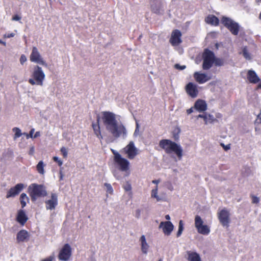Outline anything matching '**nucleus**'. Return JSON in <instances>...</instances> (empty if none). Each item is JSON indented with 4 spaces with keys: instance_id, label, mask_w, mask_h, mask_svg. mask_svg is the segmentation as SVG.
Instances as JSON below:
<instances>
[{
    "instance_id": "1",
    "label": "nucleus",
    "mask_w": 261,
    "mask_h": 261,
    "mask_svg": "<svg viewBox=\"0 0 261 261\" xmlns=\"http://www.w3.org/2000/svg\"><path fill=\"white\" fill-rule=\"evenodd\" d=\"M101 114V120L107 132L114 139H126L127 136V129L121 122L116 120V115L110 111H104Z\"/></svg>"
},
{
    "instance_id": "2",
    "label": "nucleus",
    "mask_w": 261,
    "mask_h": 261,
    "mask_svg": "<svg viewBox=\"0 0 261 261\" xmlns=\"http://www.w3.org/2000/svg\"><path fill=\"white\" fill-rule=\"evenodd\" d=\"M160 147L167 154L174 152L179 160H181L183 149L181 145L169 139H162L159 142Z\"/></svg>"
},
{
    "instance_id": "3",
    "label": "nucleus",
    "mask_w": 261,
    "mask_h": 261,
    "mask_svg": "<svg viewBox=\"0 0 261 261\" xmlns=\"http://www.w3.org/2000/svg\"><path fill=\"white\" fill-rule=\"evenodd\" d=\"M28 192L32 201L33 202H35L37 198L45 197L47 194L44 186L35 183L32 184L29 186Z\"/></svg>"
},
{
    "instance_id": "4",
    "label": "nucleus",
    "mask_w": 261,
    "mask_h": 261,
    "mask_svg": "<svg viewBox=\"0 0 261 261\" xmlns=\"http://www.w3.org/2000/svg\"><path fill=\"white\" fill-rule=\"evenodd\" d=\"M32 77V78L29 79L28 81L31 85L43 86L45 74L41 67L38 65L34 67Z\"/></svg>"
},
{
    "instance_id": "5",
    "label": "nucleus",
    "mask_w": 261,
    "mask_h": 261,
    "mask_svg": "<svg viewBox=\"0 0 261 261\" xmlns=\"http://www.w3.org/2000/svg\"><path fill=\"white\" fill-rule=\"evenodd\" d=\"M203 63L202 68L207 70L210 69L214 64L215 54L213 51L208 48H205L202 54Z\"/></svg>"
},
{
    "instance_id": "6",
    "label": "nucleus",
    "mask_w": 261,
    "mask_h": 261,
    "mask_svg": "<svg viewBox=\"0 0 261 261\" xmlns=\"http://www.w3.org/2000/svg\"><path fill=\"white\" fill-rule=\"evenodd\" d=\"M221 23L234 35H237L240 30L239 24L234 20L226 16H223L221 20Z\"/></svg>"
},
{
    "instance_id": "7",
    "label": "nucleus",
    "mask_w": 261,
    "mask_h": 261,
    "mask_svg": "<svg viewBox=\"0 0 261 261\" xmlns=\"http://www.w3.org/2000/svg\"><path fill=\"white\" fill-rule=\"evenodd\" d=\"M114 160L121 171H126L128 170L129 166V161L126 159L122 158L119 153L115 154V158H114Z\"/></svg>"
},
{
    "instance_id": "8",
    "label": "nucleus",
    "mask_w": 261,
    "mask_h": 261,
    "mask_svg": "<svg viewBox=\"0 0 261 261\" xmlns=\"http://www.w3.org/2000/svg\"><path fill=\"white\" fill-rule=\"evenodd\" d=\"M30 60L32 62L40 64L45 67L47 66V64L41 57L38 50L36 47L34 46L32 48V51L30 55Z\"/></svg>"
},
{
    "instance_id": "9",
    "label": "nucleus",
    "mask_w": 261,
    "mask_h": 261,
    "mask_svg": "<svg viewBox=\"0 0 261 261\" xmlns=\"http://www.w3.org/2000/svg\"><path fill=\"white\" fill-rule=\"evenodd\" d=\"M229 216L230 214L229 212L225 208L222 210L218 213V219L223 226L226 227L229 226L230 222Z\"/></svg>"
},
{
    "instance_id": "10",
    "label": "nucleus",
    "mask_w": 261,
    "mask_h": 261,
    "mask_svg": "<svg viewBox=\"0 0 261 261\" xmlns=\"http://www.w3.org/2000/svg\"><path fill=\"white\" fill-rule=\"evenodd\" d=\"M129 159H133L138 154V149L135 147L133 141H130L123 149Z\"/></svg>"
},
{
    "instance_id": "11",
    "label": "nucleus",
    "mask_w": 261,
    "mask_h": 261,
    "mask_svg": "<svg viewBox=\"0 0 261 261\" xmlns=\"http://www.w3.org/2000/svg\"><path fill=\"white\" fill-rule=\"evenodd\" d=\"M71 255V249L68 244L64 245L59 254V259L61 260L67 261Z\"/></svg>"
},
{
    "instance_id": "12",
    "label": "nucleus",
    "mask_w": 261,
    "mask_h": 261,
    "mask_svg": "<svg viewBox=\"0 0 261 261\" xmlns=\"http://www.w3.org/2000/svg\"><path fill=\"white\" fill-rule=\"evenodd\" d=\"M24 186L23 184H17L14 187L11 188L7 192L6 198L14 197L18 195L19 193L23 189Z\"/></svg>"
},
{
    "instance_id": "13",
    "label": "nucleus",
    "mask_w": 261,
    "mask_h": 261,
    "mask_svg": "<svg viewBox=\"0 0 261 261\" xmlns=\"http://www.w3.org/2000/svg\"><path fill=\"white\" fill-rule=\"evenodd\" d=\"M159 228L162 229L165 235L169 236L174 229V225L171 221H167L161 222L159 225Z\"/></svg>"
},
{
    "instance_id": "14",
    "label": "nucleus",
    "mask_w": 261,
    "mask_h": 261,
    "mask_svg": "<svg viewBox=\"0 0 261 261\" xmlns=\"http://www.w3.org/2000/svg\"><path fill=\"white\" fill-rule=\"evenodd\" d=\"M45 203L46 210H54L58 203L57 194L56 193H51L50 199L46 200Z\"/></svg>"
},
{
    "instance_id": "15",
    "label": "nucleus",
    "mask_w": 261,
    "mask_h": 261,
    "mask_svg": "<svg viewBox=\"0 0 261 261\" xmlns=\"http://www.w3.org/2000/svg\"><path fill=\"white\" fill-rule=\"evenodd\" d=\"M181 33L178 30L173 31L170 39V42L173 46H177L181 42Z\"/></svg>"
},
{
    "instance_id": "16",
    "label": "nucleus",
    "mask_w": 261,
    "mask_h": 261,
    "mask_svg": "<svg viewBox=\"0 0 261 261\" xmlns=\"http://www.w3.org/2000/svg\"><path fill=\"white\" fill-rule=\"evenodd\" d=\"M186 90L187 93L192 98H195L197 96L198 91L196 85L193 83H189L186 87Z\"/></svg>"
},
{
    "instance_id": "17",
    "label": "nucleus",
    "mask_w": 261,
    "mask_h": 261,
    "mask_svg": "<svg viewBox=\"0 0 261 261\" xmlns=\"http://www.w3.org/2000/svg\"><path fill=\"white\" fill-rule=\"evenodd\" d=\"M30 235L29 233L24 229H22L18 232L16 235V240L17 243L28 242L30 239Z\"/></svg>"
},
{
    "instance_id": "18",
    "label": "nucleus",
    "mask_w": 261,
    "mask_h": 261,
    "mask_svg": "<svg viewBox=\"0 0 261 261\" xmlns=\"http://www.w3.org/2000/svg\"><path fill=\"white\" fill-rule=\"evenodd\" d=\"M194 77L196 81L199 84H203L211 79V76H208L204 73L196 72L194 74Z\"/></svg>"
},
{
    "instance_id": "19",
    "label": "nucleus",
    "mask_w": 261,
    "mask_h": 261,
    "mask_svg": "<svg viewBox=\"0 0 261 261\" xmlns=\"http://www.w3.org/2000/svg\"><path fill=\"white\" fill-rule=\"evenodd\" d=\"M207 107L205 101L199 99L195 101L194 108L199 112H203L207 110Z\"/></svg>"
},
{
    "instance_id": "20",
    "label": "nucleus",
    "mask_w": 261,
    "mask_h": 261,
    "mask_svg": "<svg viewBox=\"0 0 261 261\" xmlns=\"http://www.w3.org/2000/svg\"><path fill=\"white\" fill-rule=\"evenodd\" d=\"M151 11L155 14H160L162 10V2L161 0H152L151 4Z\"/></svg>"
},
{
    "instance_id": "21",
    "label": "nucleus",
    "mask_w": 261,
    "mask_h": 261,
    "mask_svg": "<svg viewBox=\"0 0 261 261\" xmlns=\"http://www.w3.org/2000/svg\"><path fill=\"white\" fill-rule=\"evenodd\" d=\"M28 219V217L23 210H20L18 211L16 217V220L18 223L23 226L26 223Z\"/></svg>"
},
{
    "instance_id": "22",
    "label": "nucleus",
    "mask_w": 261,
    "mask_h": 261,
    "mask_svg": "<svg viewBox=\"0 0 261 261\" xmlns=\"http://www.w3.org/2000/svg\"><path fill=\"white\" fill-rule=\"evenodd\" d=\"M247 79L251 83L256 84L260 81V79L254 70H250L247 73Z\"/></svg>"
},
{
    "instance_id": "23",
    "label": "nucleus",
    "mask_w": 261,
    "mask_h": 261,
    "mask_svg": "<svg viewBox=\"0 0 261 261\" xmlns=\"http://www.w3.org/2000/svg\"><path fill=\"white\" fill-rule=\"evenodd\" d=\"M141 242V249L143 253L147 254L148 251L149 246L146 242V238L144 235H142L140 239Z\"/></svg>"
},
{
    "instance_id": "24",
    "label": "nucleus",
    "mask_w": 261,
    "mask_h": 261,
    "mask_svg": "<svg viewBox=\"0 0 261 261\" xmlns=\"http://www.w3.org/2000/svg\"><path fill=\"white\" fill-rule=\"evenodd\" d=\"M205 22L210 24L217 26L219 23V20L218 17L213 15L207 16L205 19Z\"/></svg>"
},
{
    "instance_id": "25",
    "label": "nucleus",
    "mask_w": 261,
    "mask_h": 261,
    "mask_svg": "<svg viewBox=\"0 0 261 261\" xmlns=\"http://www.w3.org/2000/svg\"><path fill=\"white\" fill-rule=\"evenodd\" d=\"M188 261H201V258L199 254L196 252H188Z\"/></svg>"
},
{
    "instance_id": "26",
    "label": "nucleus",
    "mask_w": 261,
    "mask_h": 261,
    "mask_svg": "<svg viewBox=\"0 0 261 261\" xmlns=\"http://www.w3.org/2000/svg\"><path fill=\"white\" fill-rule=\"evenodd\" d=\"M197 229L199 233L203 235H207L210 232V229L206 225H202Z\"/></svg>"
},
{
    "instance_id": "27",
    "label": "nucleus",
    "mask_w": 261,
    "mask_h": 261,
    "mask_svg": "<svg viewBox=\"0 0 261 261\" xmlns=\"http://www.w3.org/2000/svg\"><path fill=\"white\" fill-rule=\"evenodd\" d=\"M99 121V117L98 116L97 119V124H92V127L94 130V134L96 137L97 136H100V134L101 133Z\"/></svg>"
},
{
    "instance_id": "28",
    "label": "nucleus",
    "mask_w": 261,
    "mask_h": 261,
    "mask_svg": "<svg viewBox=\"0 0 261 261\" xmlns=\"http://www.w3.org/2000/svg\"><path fill=\"white\" fill-rule=\"evenodd\" d=\"M29 201V198L25 193H22L20 196V202L22 208L26 206L27 202Z\"/></svg>"
},
{
    "instance_id": "29",
    "label": "nucleus",
    "mask_w": 261,
    "mask_h": 261,
    "mask_svg": "<svg viewBox=\"0 0 261 261\" xmlns=\"http://www.w3.org/2000/svg\"><path fill=\"white\" fill-rule=\"evenodd\" d=\"M44 164L42 161H40L39 162L36 166V169L38 173L41 174H44Z\"/></svg>"
},
{
    "instance_id": "30",
    "label": "nucleus",
    "mask_w": 261,
    "mask_h": 261,
    "mask_svg": "<svg viewBox=\"0 0 261 261\" xmlns=\"http://www.w3.org/2000/svg\"><path fill=\"white\" fill-rule=\"evenodd\" d=\"M180 129L179 128L177 127L172 132V138L175 141H178L179 139V134Z\"/></svg>"
},
{
    "instance_id": "31",
    "label": "nucleus",
    "mask_w": 261,
    "mask_h": 261,
    "mask_svg": "<svg viewBox=\"0 0 261 261\" xmlns=\"http://www.w3.org/2000/svg\"><path fill=\"white\" fill-rule=\"evenodd\" d=\"M203 222L201 217L198 215H196L195 218V227L197 229L203 225Z\"/></svg>"
},
{
    "instance_id": "32",
    "label": "nucleus",
    "mask_w": 261,
    "mask_h": 261,
    "mask_svg": "<svg viewBox=\"0 0 261 261\" xmlns=\"http://www.w3.org/2000/svg\"><path fill=\"white\" fill-rule=\"evenodd\" d=\"M13 132L15 133L14 136L13 137L14 140H16L17 138H19L23 135L21 133V129L18 127H14L12 129Z\"/></svg>"
},
{
    "instance_id": "33",
    "label": "nucleus",
    "mask_w": 261,
    "mask_h": 261,
    "mask_svg": "<svg viewBox=\"0 0 261 261\" xmlns=\"http://www.w3.org/2000/svg\"><path fill=\"white\" fill-rule=\"evenodd\" d=\"M184 230V223L182 220H180L179 222V225H178V229L176 233V237H179L183 231Z\"/></svg>"
},
{
    "instance_id": "34",
    "label": "nucleus",
    "mask_w": 261,
    "mask_h": 261,
    "mask_svg": "<svg viewBox=\"0 0 261 261\" xmlns=\"http://www.w3.org/2000/svg\"><path fill=\"white\" fill-rule=\"evenodd\" d=\"M214 64L217 66H223L224 64V61L223 59L217 58L215 56V59L214 60Z\"/></svg>"
},
{
    "instance_id": "35",
    "label": "nucleus",
    "mask_w": 261,
    "mask_h": 261,
    "mask_svg": "<svg viewBox=\"0 0 261 261\" xmlns=\"http://www.w3.org/2000/svg\"><path fill=\"white\" fill-rule=\"evenodd\" d=\"M242 54L244 57L246 59L250 60L251 59V57L250 53L248 52L246 47H244L242 50Z\"/></svg>"
},
{
    "instance_id": "36",
    "label": "nucleus",
    "mask_w": 261,
    "mask_h": 261,
    "mask_svg": "<svg viewBox=\"0 0 261 261\" xmlns=\"http://www.w3.org/2000/svg\"><path fill=\"white\" fill-rule=\"evenodd\" d=\"M207 123H213L215 121H217V120L214 117V116L212 114L207 115Z\"/></svg>"
},
{
    "instance_id": "37",
    "label": "nucleus",
    "mask_w": 261,
    "mask_h": 261,
    "mask_svg": "<svg viewBox=\"0 0 261 261\" xmlns=\"http://www.w3.org/2000/svg\"><path fill=\"white\" fill-rule=\"evenodd\" d=\"M158 187H156V188L155 189H153L151 191V196L152 197L155 198L157 200V201H160V198L159 197L158 195Z\"/></svg>"
},
{
    "instance_id": "38",
    "label": "nucleus",
    "mask_w": 261,
    "mask_h": 261,
    "mask_svg": "<svg viewBox=\"0 0 261 261\" xmlns=\"http://www.w3.org/2000/svg\"><path fill=\"white\" fill-rule=\"evenodd\" d=\"M34 131H35V129L32 128L31 129L29 133L27 134V133H23V135L25 136V137L27 139H29L30 138H33V134L34 133Z\"/></svg>"
},
{
    "instance_id": "39",
    "label": "nucleus",
    "mask_w": 261,
    "mask_h": 261,
    "mask_svg": "<svg viewBox=\"0 0 261 261\" xmlns=\"http://www.w3.org/2000/svg\"><path fill=\"white\" fill-rule=\"evenodd\" d=\"M174 68L177 70H182L186 69V65H180L179 64H175L174 65Z\"/></svg>"
},
{
    "instance_id": "40",
    "label": "nucleus",
    "mask_w": 261,
    "mask_h": 261,
    "mask_svg": "<svg viewBox=\"0 0 261 261\" xmlns=\"http://www.w3.org/2000/svg\"><path fill=\"white\" fill-rule=\"evenodd\" d=\"M60 151L62 152L64 158H66L67 156V154H68L67 150L65 147H62L61 148Z\"/></svg>"
},
{
    "instance_id": "41",
    "label": "nucleus",
    "mask_w": 261,
    "mask_h": 261,
    "mask_svg": "<svg viewBox=\"0 0 261 261\" xmlns=\"http://www.w3.org/2000/svg\"><path fill=\"white\" fill-rule=\"evenodd\" d=\"M203 118L204 121V123L205 124H207V114H199L197 116V118Z\"/></svg>"
},
{
    "instance_id": "42",
    "label": "nucleus",
    "mask_w": 261,
    "mask_h": 261,
    "mask_svg": "<svg viewBox=\"0 0 261 261\" xmlns=\"http://www.w3.org/2000/svg\"><path fill=\"white\" fill-rule=\"evenodd\" d=\"M53 160L57 162L59 166H61L63 164V162L57 156H54Z\"/></svg>"
},
{
    "instance_id": "43",
    "label": "nucleus",
    "mask_w": 261,
    "mask_h": 261,
    "mask_svg": "<svg viewBox=\"0 0 261 261\" xmlns=\"http://www.w3.org/2000/svg\"><path fill=\"white\" fill-rule=\"evenodd\" d=\"M105 186L107 187L108 192H109L110 193H111L113 192L112 187L110 184L105 183Z\"/></svg>"
},
{
    "instance_id": "44",
    "label": "nucleus",
    "mask_w": 261,
    "mask_h": 261,
    "mask_svg": "<svg viewBox=\"0 0 261 261\" xmlns=\"http://www.w3.org/2000/svg\"><path fill=\"white\" fill-rule=\"evenodd\" d=\"M27 61V58L25 55H22L20 58V63L23 65Z\"/></svg>"
},
{
    "instance_id": "45",
    "label": "nucleus",
    "mask_w": 261,
    "mask_h": 261,
    "mask_svg": "<svg viewBox=\"0 0 261 261\" xmlns=\"http://www.w3.org/2000/svg\"><path fill=\"white\" fill-rule=\"evenodd\" d=\"M221 146H222V147L225 151H227V150H229L230 148V144L225 145L223 143H221Z\"/></svg>"
},
{
    "instance_id": "46",
    "label": "nucleus",
    "mask_w": 261,
    "mask_h": 261,
    "mask_svg": "<svg viewBox=\"0 0 261 261\" xmlns=\"http://www.w3.org/2000/svg\"><path fill=\"white\" fill-rule=\"evenodd\" d=\"M252 203H253L257 204L259 202V199L257 197H256L255 196H253L252 197Z\"/></svg>"
},
{
    "instance_id": "47",
    "label": "nucleus",
    "mask_w": 261,
    "mask_h": 261,
    "mask_svg": "<svg viewBox=\"0 0 261 261\" xmlns=\"http://www.w3.org/2000/svg\"><path fill=\"white\" fill-rule=\"evenodd\" d=\"M141 210L140 209H137L136 211V212H135V217L136 218L139 219L140 218V216H141Z\"/></svg>"
},
{
    "instance_id": "48",
    "label": "nucleus",
    "mask_w": 261,
    "mask_h": 261,
    "mask_svg": "<svg viewBox=\"0 0 261 261\" xmlns=\"http://www.w3.org/2000/svg\"><path fill=\"white\" fill-rule=\"evenodd\" d=\"M54 259V255H50L48 256V257H46V258L43 259L42 261H53Z\"/></svg>"
},
{
    "instance_id": "49",
    "label": "nucleus",
    "mask_w": 261,
    "mask_h": 261,
    "mask_svg": "<svg viewBox=\"0 0 261 261\" xmlns=\"http://www.w3.org/2000/svg\"><path fill=\"white\" fill-rule=\"evenodd\" d=\"M12 20L19 21L21 19V17L18 15H15L12 17Z\"/></svg>"
},
{
    "instance_id": "50",
    "label": "nucleus",
    "mask_w": 261,
    "mask_h": 261,
    "mask_svg": "<svg viewBox=\"0 0 261 261\" xmlns=\"http://www.w3.org/2000/svg\"><path fill=\"white\" fill-rule=\"evenodd\" d=\"M14 36H15V34L13 33H12L10 34H5L4 35V37L9 38L13 37Z\"/></svg>"
},
{
    "instance_id": "51",
    "label": "nucleus",
    "mask_w": 261,
    "mask_h": 261,
    "mask_svg": "<svg viewBox=\"0 0 261 261\" xmlns=\"http://www.w3.org/2000/svg\"><path fill=\"white\" fill-rule=\"evenodd\" d=\"M132 189V187H131V186L129 184H128L125 187H124V189L126 191H129L131 190Z\"/></svg>"
},
{
    "instance_id": "52",
    "label": "nucleus",
    "mask_w": 261,
    "mask_h": 261,
    "mask_svg": "<svg viewBox=\"0 0 261 261\" xmlns=\"http://www.w3.org/2000/svg\"><path fill=\"white\" fill-rule=\"evenodd\" d=\"M41 135L40 132L38 131L36 132L35 134V135L33 136V138H36L38 137H40Z\"/></svg>"
},
{
    "instance_id": "53",
    "label": "nucleus",
    "mask_w": 261,
    "mask_h": 261,
    "mask_svg": "<svg viewBox=\"0 0 261 261\" xmlns=\"http://www.w3.org/2000/svg\"><path fill=\"white\" fill-rule=\"evenodd\" d=\"M138 129H139V125H138V124L137 123L136 128L134 134V136H137V133H138Z\"/></svg>"
},
{
    "instance_id": "54",
    "label": "nucleus",
    "mask_w": 261,
    "mask_h": 261,
    "mask_svg": "<svg viewBox=\"0 0 261 261\" xmlns=\"http://www.w3.org/2000/svg\"><path fill=\"white\" fill-rule=\"evenodd\" d=\"M193 109H194V107H192L190 109L187 110V113H188V114H190L193 112Z\"/></svg>"
},
{
    "instance_id": "55",
    "label": "nucleus",
    "mask_w": 261,
    "mask_h": 261,
    "mask_svg": "<svg viewBox=\"0 0 261 261\" xmlns=\"http://www.w3.org/2000/svg\"><path fill=\"white\" fill-rule=\"evenodd\" d=\"M34 152V147H32L30 149L29 154L31 155H32V154H33Z\"/></svg>"
},
{
    "instance_id": "56",
    "label": "nucleus",
    "mask_w": 261,
    "mask_h": 261,
    "mask_svg": "<svg viewBox=\"0 0 261 261\" xmlns=\"http://www.w3.org/2000/svg\"><path fill=\"white\" fill-rule=\"evenodd\" d=\"M63 178V175L62 173V171H60V179L62 180Z\"/></svg>"
},
{
    "instance_id": "57",
    "label": "nucleus",
    "mask_w": 261,
    "mask_h": 261,
    "mask_svg": "<svg viewBox=\"0 0 261 261\" xmlns=\"http://www.w3.org/2000/svg\"><path fill=\"white\" fill-rule=\"evenodd\" d=\"M152 182L153 184H158L160 182V180H152Z\"/></svg>"
},
{
    "instance_id": "58",
    "label": "nucleus",
    "mask_w": 261,
    "mask_h": 261,
    "mask_svg": "<svg viewBox=\"0 0 261 261\" xmlns=\"http://www.w3.org/2000/svg\"><path fill=\"white\" fill-rule=\"evenodd\" d=\"M0 43L3 44L4 46L6 45V43L1 39H0Z\"/></svg>"
},
{
    "instance_id": "59",
    "label": "nucleus",
    "mask_w": 261,
    "mask_h": 261,
    "mask_svg": "<svg viewBox=\"0 0 261 261\" xmlns=\"http://www.w3.org/2000/svg\"><path fill=\"white\" fill-rule=\"evenodd\" d=\"M165 219L167 220H169L170 219V217L169 215H166L165 216Z\"/></svg>"
},
{
    "instance_id": "60",
    "label": "nucleus",
    "mask_w": 261,
    "mask_h": 261,
    "mask_svg": "<svg viewBox=\"0 0 261 261\" xmlns=\"http://www.w3.org/2000/svg\"><path fill=\"white\" fill-rule=\"evenodd\" d=\"M257 118L259 119V122L261 123V113L257 116Z\"/></svg>"
},
{
    "instance_id": "61",
    "label": "nucleus",
    "mask_w": 261,
    "mask_h": 261,
    "mask_svg": "<svg viewBox=\"0 0 261 261\" xmlns=\"http://www.w3.org/2000/svg\"><path fill=\"white\" fill-rule=\"evenodd\" d=\"M97 137L100 140H101L103 139V137L101 135V133L100 134V136H97Z\"/></svg>"
},
{
    "instance_id": "62",
    "label": "nucleus",
    "mask_w": 261,
    "mask_h": 261,
    "mask_svg": "<svg viewBox=\"0 0 261 261\" xmlns=\"http://www.w3.org/2000/svg\"><path fill=\"white\" fill-rule=\"evenodd\" d=\"M112 152L114 155V158H115V154L117 153H118V152L116 151L115 150H112Z\"/></svg>"
},
{
    "instance_id": "63",
    "label": "nucleus",
    "mask_w": 261,
    "mask_h": 261,
    "mask_svg": "<svg viewBox=\"0 0 261 261\" xmlns=\"http://www.w3.org/2000/svg\"><path fill=\"white\" fill-rule=\"evenodd\" d=\"M258 89H261V83H259L257 86Z\"/></svg>"
},
{
    "instance_id": "64",
    "label": "nucleus",
    "mask_w": 261,
    "mask_h": 261,
    "mask_svg": "<svg viewBox=\"0 0 261 261\" xmlns=\"http://www.w3.org/2000/svg\"><path fill=\"white\" fill-rule=\"evenodd\" d=\"M259 18L261 20V12L259 14Z\"/></svg>"
}]
</instances>
